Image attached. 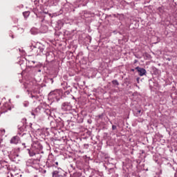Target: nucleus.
<instances>
[{"instance_id": "1", "label": "nucleus", "mask_w": 177, "mask_h": 177, "mask_svg": "<svg viewBox=\"0 0 177 177\" xmlns=\"http://www.w3.org/2000/svg\"><path fill=\"white\" fill-rule=\"evenodd\" d=\"M42 149H44V147H42L41 142L38 141H34L31 145V148L30 149H28L30 157H34V156H37V160H40L41 156L39 154L44 153Z\"/></svg>"}, {"instance_id": "2", "label": "nucleus", "mask_w": 177, "mask_h": 177, "mask_svg": "<svg viewBox=\"0 0 177 177\" xmlns=\"http://www.w3.org/2000/svg\"><path fill=\"white\" fill-rule=\"evenodd\" d=\"M26 88H28V89H31L30 96L32 99H35L36 100L39 99V96H41V89L35 81L27 83Z\"/></svg>"}, {"instance_id": "3", "label": "nucleus", "mask_w": 177, "mask_h": 177, "mask_svg": "<svg viewBox=\"0 0 177 177\" xmlns=\"http://www.w3.org/2000/svg\"><path fill=\"white\" fill-rule=\"evenodd\" d=\"M30 52H32L33 55L36 56H41L44 55V50H45V46L39 43H33L29 46Z\"/></svg>"}, {"instance_id": "4", "label": "nucleus", "mask_w": 177, "mask_h": 177, "mask_svg": "<svg viewBox=\"0 0 177 177\" xmlns=\"http://www.w3.org/2000/svg\"><path fill=\"white\" fill-rule=\"evenodd\" d=\"M62 99V91L60 90H55L48 94V100L53 102H59Z\"/></svg>"}, {"instance_id": "5", "label": "nucleus", "mask_w": 177, "mask_h": 177, "mask_svg": "<svg viewBox=\"0 0 177 177\" xmlns=\"http://www.w3.org/2000/svg\"><path fill=\"white\" fill-rule=\"evenodd\" d=\"M52 175L53 177H66L67 172H66L62 168H57V170L53 171Z\"/></svg>"}, {"instance_id": "6", "label": "nucleus", "mask_w": 177, "mask_h": 177, "mask_svg": "<svg viewBox=\"0 0 177 177\" xmlns=\"http://www.w3.org/2000/svg\"><path fill=\"white\" fill-rule=\"evenodd\" d=\"M46 165L48 168L55 167V157H53V155L48 156Z\"/></svg>"}, {"instance_id": "7", "label": "nucleus", "mask_w": 177, "mask_h": 177, "mask_svg": "<svg viewBox=\"0 0 177 177\" xmlns=\"http://www.w3.org/2000/svg\"><path fill=\"white\" fill-rule=\"evenodd\" d=\"M63 111H70L73 109V105L69 102H63L61 105Z\"/></svg>"}, {"instance_id": "8", "label": "nucleus", "mask_w": 177, "mask_h": 177, "mask_svg": "<svg viewBox=\"0 0 177 177\" xmlns=\"http://www.w3.org/2000/svg\"><path fill=\"white\" fill-rule=\"evenodd\" d=\"M89 2V0H77L74 3L75 8H80V6H86V4Z\"/></svg>"}, {"instance_id": "9", "label": "nucleus", "mask_w": 177, "mask_h": 177, "mask_svg": "<svg viewBox=\"0 0 177 177\" xmlns=\"http://www.w3.org/2000/svg\"><path fill=\"white\" fill-rule=\"evenodd\" d=\"M135 70L138 71V75H140V77H143V75H146V73H147L146 69L141 68L140 66L136 67Z\"/></svg>"}, {"instance_id": "10", "label": "nucleus", "mask_w": 177, "mask_h": 177, "mask_svg": "<svg viewBox=\"0 0 177 177\" xmlns=\"http://www.w3.org/2000/svg\"><path fill=\"white\" fill-rule=\"evenodd\" d=\"M1 109L3 110L1 112H0L1 114H3V113H6L8 110H12V108L10 107V105L8 102H5L1 107Z\"/></svg>"}, {"instance_id": "11", "label": "nucleus", "mask_w": 177, "mask_h": 177, "mask_svg": "<svg viewBox=\"0 0 177 177\" xmlns=\"http://www.w3.org/2000/svg\"><path fill=\"white\" fill-rule=\"evenodd\" d=\"M73 118L75 119V122H77L78 124H82V122H84V118L78 113L74 115Z\"/></svg>"}, {"instance_id": "12", "label": "nucleus", "mask_w": 177, "mask_h": 177, "mask_svg": "<svg viewBox=\"0 0 177 177\" xmlns=\"http://www.w3.org/2000/svg\"><path fill=\"white\" fill-rule=\"evenodd\" d=\"M44 114H46V115H47V117H48V119L50 118H53V116L55 115V113L53 112V111L47 109H45L44 111Z\"/></svg>"}, {"instance_id": "13", "label": "nucleus", "mask_w": 177, "mask_h": 177, "mask_svg": "<svg viewBox=\"0 0 177 177\" xmlns=\"http://www.w3.org/2000/svg\"><path fill=\"white\" fill-rule=\"evenodd\" d=\"M80 16L82 19H88V17H91V16H92V13L87 10H84L82 13H80Z\"/></svg>"}, {"instance_id": "14", "label": "nucleus", "mask_w": 177, "mask_h": 177, "mask_svg": "<svg viewBox=\"0 0 177 177\" xmlns=\"http://www.w3.org/2000/svg\"><path fill=\"white\" fill-rule=\"evenodd\" d=\"M20 142V138L18 136L12 137L10 140V143L12 145H17Z\"/></svg>"}, {"instance_id": "15", "label": "nucleus", "mask_w": 177, "mask_h": 177, "mask_svg": "<svg viewBox=\"0 0 177 177\" xmlns=\"http://www.w3.org/2000/svg\"><path fill=\"white\" fill-rule=\"evenodd\" d=\"M70 8H71V4L70 3H66L63 6L62 10H65V12H70Z\"/></svg>"}, {"instance_id": "16", "label": "nucleus", "mask_w": 177, "mask_h": 177, "mask_svg": "<svg viewBox=\"0 0 177 177\" xmlns=\"http://www.w3.org/2000/svg\"><path fill=\"white\" fill-rule=\"evenodd\" d=\"M34 164H35V160L29 159L26 161L27 167H34Z\"/></svg>"}, {"instance_id": "17", "label": "nucleus", "mask_w": 177, "mask_h": 177, "mask_svg": "<svg viewBox=\"0 0 177 177\" xmlns=\"http://www.w3.org/2000/svg\"><path fill=\"white\" fill-rule=\"evenodd\" d=\"M49 2L52 6H56L57 5V2H59V0H49Z\"/></svg>"}, {"instance_id": "18", "label": "nucleus", "mask_w": 177, "mask_h": 177, "mask_svg": "<svg viewBox=\"0 0 177 177\" xmlns=\"http://www.w3.org/2000/svg\"><path fill=\"white\" fill-rule=\"evenodd\" d=\"M57 24L59 28H62V27H63V26L64 24L62 20L57 21Z\"/></svg>"}, {"instance_id": "19", "label": "nucleus", "mask_w": 177, "mask_h": 177, "mask_svg": "<svg viewBox=\"0 0 177 177\" xmlns=\"http://www.w3.org/2000/svg\"><path fill=\"white\" fill-rule=\"evenodd\" d=\"M23 16L25 17V19H27V17H28V16H30V11L24 12Z\"/></svg>"}, {"instance_id": "20", "label": "nucleus", "mask_w": 177, "mask_h": 177, "mask_svg": "<svg viewBox=\"0 0 177 177\" xmlns=\"http://www.w3.org/2000/svg\"><path fill=\"white\" fill-rule=\"evenodd\" d=\"M112 84H113V85H116L117 86H118V85H120V83L118 82V80H113Z\"/></svg>"}, {"instance_id": "21", "label": "nucleus", "mask_w": 177, "mask_h": 177, "mask_svg": "<svg viewBox=\"0 0 177 177\" xmlns=\"http://www.w3.org/2000/svg\"><path fill=\"white\" fill-rule=\"evenodd\" d=\"M23 105H24V107H28V106L30 105V102H28V101H24L23 102Z\"/></svg>"}, {"instance_id": "22", "label": "nucleus", "mask_w": 177, "mask_h": 177, "mask_svg": "<svg viewBox=\"0 0 177 177\" xmlns=\"http://www.w3.org/2000/svg\"><path fill=\"white\" fill-rule=\"evenodd\" d=\"M12 158H13L14 160H16V158H19V155L17 153H12L11 155Z\"/></svg>"}, {"instance_id": "23", "label": "nucleus", "mask_w": 177, "mask_h": 177, "mask_svg": "<svg viewBox=\"0 0 177 177\" xmlns=\"http://www.w3.org/2000/svg\"><path fill=\"white\" fill-rule=\"evenodd\" d=\"M57 165H59V162L56 161V159L54 160V167L57 168Z\"/></svg>"}, {"instance_id": "24", "label": "nucleus", "mask_w": 177, "mask_h": 177, "mask_svg": "<svg viewBox=\"0 0 177 177\" xmlns=\"http://www.w3.org/2000/svg\"><path fill=\"white\" fill-rule=\"evenodd\" d=\"M71 177H81L78 176V174H73V175L71 176Z\"/></svg>"}, {"instance_id": "25", "label": "nucleus", "mask_w": 177, "mask_h": 177, "mask_svg": "<svg viewBox=\"0 0 177 177\" xmlns=\"http://www.w3.org/2000/svg\"><path fill=\"white\" fill-rule=\"evenodd\" d=\"M115 129H117V126L113 124V125H112V130H113V131H115Z\"/></svg>"}, {"instance_id": "26", "label": "nucleus", "mask_w": 177, "mask_h": 177, "mask_svg": "<svg viewBox=\"0 0 177 177\" xmlns=\"http://www.w3.org/2000/svg\"><path fill=\"white\" fill-rule=\"evenodd\" d=\"M35 67H37V68H39L41 67H42V65L41 64H37Z\"/></svg>"}, {"instance_id": "27", "label": "nucleus", "mask_w": 177, "mask_h": 177, "mask_svg": "<svg viewBox=\"0 0 177 177\" xmlns=\"http://www.w3.org/2000/svg\"><path fill=\"white\" fill-rule=\"evenodd\" d=\"M86 39L89 40V43L91 44V41H92V37H91L90 36H88Z\"/></svg>"}, {"instance_id": "28", "label": "nucleus", "mask_w": 177, "mask_h": 177, "mask_svg": "<svg viewBox=\"0 0 177 177\" xmlns=\"http://www.w3.org/2000/svg\"><path fill=\"white\" fill-rule=\"evenodd\" d=\"M30 64H35V61H29Z\"/></svg>"}, {"instance_id": "29", "label": "nucleus", "mask_w": 177, "mask_h": 177, "mask_svg": "<svg viewBox=\"0 0 177 177\" xmlns=\"http://www.w3.org/2000/svg\"><path fill=\"white\" fill-rule=\"evenodd\" d=\"M24 128H26V126L24 125L22 127L19 128V130L20 131H24Z\"/></svg>"}, {"instance_id": "30", "label": "nucleus", "mask_w": 177, "mask_h": 177, "mask_svg": "<svg viewBox=\"0 0 177 177\" xmlns=\"http://www.w3.org/2000/svg\"><path fill=\"white\" fill-rule=\"evenodd\" d=\"M18 30H19L21 31V32H24V29H23V28H18Z\"/></svg>"}, {"instance_id": "31", "label": "nucleus", "mask_w": 177, "mask_h": 177, "mask_svg": "<svg viewBox=\"0 0 177 177\" xmlns=\"http://www.w3.org/2000/svg\"><path fill=\"white\" fill-rule=\"evenodd\" d=\"M34 29H31L30 32L32 34H33V35H35V34H37V32H34Z\"/></svg>"}, {"instance_id": "32", "label": "nucleus", "mask_w": 177, "mask_h": 177, "mask_svg": "<svg viewBox=\"0 0 177 177\" xmlns=\"http://www.w3.org/2000/svg\"><path fill=\"white\" fill-rule=\"evenodd\" d=\"M140 77H137V78H136V81H137L138 84H139V81H140Z\"/></svg>"}, {"instance_id": "33", "label": "nucleus", "mask_w": 177, "mask_h": 177, "mask_svg": "<svg viewBox=\"0 0 177 177\" xmlns=\"http://www.w3.org/2000/svg\"><path fill=\"white\" fill-rule=\"evenodd\" d=\"M136 63H138V59H135V60L133 61V64H136Z\"/></svg>"}, {"instance_id": "34", "label": "nucleus", "mask_w": 177, "mask_h": 177, "mask_svg": "<svg viewBox=\"0 0 177 177\" xmlns=\"http://www.w3.org/2000/svg\"><path fill=\"white\" fill-rule=\"evenodd\" d=\"M0 132H1V133H5V129L1 130Z\"/></svg>"}, {"instance_id": "35", "label": "nucleus", "mask_w": 177, "mask_h": 177, "mask_svg": "<svg viewBox=\"0 0 177 177\" xmlns=\"http://www.w3.org/2000/svg\"><path fill=\"white\" fill-rule=\"evenodd\" d=\"M154 177H160V174H156V176H155Z\"/></svg>"}, {"instance_id": "36", "label": "nucleus", "mask_w": 177, "mask_h": 177, "mask_svg": "<svg viewBox=\"0 0 177 177\" xmlns=\"http://www.w3.org/2000/svg\"><path fill=\"white\" fill-rule=\"evenodd\" d=\"M158 10L160 12V10H162V8L161 7L158 8Z\"/></svg>"}, {"instance_id": "37", "label": "nucleus", "mask_w": 177, "mask_h": 177, "mask_svg": "<svg viewBox=\"0 0 177 177\" xmlns=\"http://www.w3.org/2000/svg\"><path fill=\"white\" fill-rule=\"evenodd\" d=\"M138 114H140V113H142V111L138 110Z\"/></svg>"}, {"instance_id": "38", "label": "nucleus", "mask_w": 177, "mask_h": 177, "mask_svg": "<svg viewBox=\"0 0 177 177\" xmlns=\"http://www.w3.org/2000/svg\"><path fill=\"white\" fill-rule=\"evenodd\" d=\"M131 71H132L133 73L135 71V69L132 68V69H131Z\"/></svg>"}, {"instance_id": "39", "label": "nucleus", "mask_w": 177, "mask_h": 177, "mask_svg": "<svg viewBox=\"0 0 177 177\" xmlns=\"http://www.w3.org/2000/svg\"><path fill=\"white\" fill-rule=\"evenodd\" d=\"M17 99H19L20 97L19 95H16Z\"/></svg>"}, {"instance_id": "40", "label": "nucleus", "mask_w": 177, "mask_h": 177, "mask_svg": "<svg viewBox=\"0 0 177 177\" xmlns=\"http://www.w3.org/2000/svg\"><path fill=\"white\" fill-rule=\"evenodd\" d=\"M22 146H24V147H26V143H22Z\"/></svg>"}, {"instance_id": "41", "label": "nucleus", "mask_w": 177, "mask_h": 177, "mask_svg": "<svg viewBox=\"0 0 177 177\" xmlns=\"http://www.w3.org/2000/svg\"><path fill=\"white\" fill-rule=\"evenodd\" d=\"M38 73H41V69H38Z\"/></svg>"}, {"instance_id": "42", "label": "nucleus", "mask_w": 177, "mask_h": 177, "mask_svg": "<svg viewBox=\"0 0 177 177\" xmlns=\"http://www.w3.org/2000/svg\"><path fill=\"white\" fill-rule=\"evenodd\" d=\"M48 57H49V56L48 55V54H46V59H48Z\"/></svg>"}, {"instance_id": "43", "label": "nucleus", "mask_w": 177, "mask_h": 177, "mask_svg": "<svg viewBox=\"0 0 177 177\" xmlns=\"http://www.w3.org/2000/svg\"><path fill=\"white\" fill-rule=\"evenodd\" d=\"M18 135H19V136L21 135V133H18Z\"/></svg>"}, {"instance_id": "44", "label": "nucleus", "mask_w": 177, "mask_h": 177, "mask_svg": "<svg viewBox=\"0 0 177 177\" xmlns=\"http://www.w3.org/2000/svg\"><path fill=\"white\" fill-rule=\"evenodd\" d=\"M11 37H12V39L15 38V37L13 35H12Z\"/></svg>"}, {"instance_id": "45", "label": "nucleus", "mask_w": 177, "mask_h": 177, "mask_svg": "<svg viewBox=\"0 0 177 177\" xmlns=\"http://www.w3.org/2000/svg\"><path fill=\"white\" fill-rule=\"evenodd\" d=\"M110 123L111 124V125H113V122H110Z\"/></svg>"}, {"instance_id": "46", "label": "nucleus", "mask_w": 177, "mask_h": 177, "mask_svg": "<svg viewBox=\"0 0 177 177\" xmlns=\"http://www.w3.org/2000/svg\"><path fill=\"white\" fill-rule=\"evenodd\" d=\"M9 103H10V99L9 100Z\"/></svg>"}, {"instance_id": "47", "label": "nucleus", "mask_w": 177, "mask_h": 177, "mask_svg": "<svg viewBox=\"0 0 177 177\" xmlns=\"http://www.w3.org/2000/svg\"><path fill=\"white\" fill-rule=\"evenodd\" d=\"M84 146H88V145H84Z\"/></svg>"}, {"instance_id": "48", "label": "nucleus", "mask_w": 177, "mask_h": 177, "mask_svg": "<svg viewBox=\"0 0 177 177\" xmlns=\"http://www.w3.org/2000/svg\"><path fill=\"white\" fill-rule=\"evenodd\" d=\"M51 124H53V122H51Z\"/></svg>"}, {"instance_id": "49", "label": "nucleus", "mask_w": 177, "mask_h": 177, "mask_svg": "<svg viewBox=\"0 0 177 177\" xmlns=\"http://www.w3.org/2000/svg\"><path fill=\"white\" fill-rule=\"evenodd\" d=\"M24 136V133L22 134V136Z\"/></svg>"}, {"instance_id": "50", "label": "nucleus", "mask_w": 177, "mask_h": 177, "mask_svg": "<svg viewBox=\"0 0 177 177\" xmlns=\"http://www.w3.org/2000/svg\"><path fill=\"white\" fill-rule=\"evenodd\" d=\"M149 81H151V80H150Z\"/></svg>"}]
</instances>
